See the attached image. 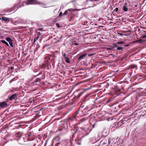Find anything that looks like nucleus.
I'll use <instances>...</instances> for the list:
<instances>
[{"label": "nucleus", "mask_w": 146, "mask_h": 146, "mask_svg": "<svg viewBox=\"0 0 146 146\" xmlns=\"http://www.w3.org/2000/svg\"><path fill=\"white\" fill-rule=\"evenodd\" d=\"M78 129H76L75 130L74 133L78 131Z\"/></svg>", "instance_id": "8fccbe9b"}, {"label": "nucleus", "mask_w": 146, "mask_h": 146, "mask_svg": "<svg viewBox=\"0 0 146 146\" xmlns=\"http://www.w3.org/2000/svg\"><path fill=\"white\" fill-rule=\"evenodd\" d=\"M112 56L114 58V57H115V56L114 55H112Z\"/></svg>", "instance_id": "5fc2aeb1"}, {"label": "nucleus", "mask_w": 146, "mask_h": 146, "mask_svg": "<svg viewBox=\"0 0 146 146\" xmlns=\"http://www.w3.org/2000/svg\"><path fill=\"white\" fill-rule=\"evenodd\" d=\"M80 108H79L77 111H76L69 118V119L71 121H73L75 120L77 117H78L79 116L78 115V114L79 113V111H80Z\"/></svg>", "instance_id": "f03ea898"}, {"label": "nucleus", "mask_w": 146, "mask_h": 146, "mask_svg": "<svg viewBox=\"0 0 146 146\" xmlns=\"http://www.w3.org/2000/svg\"><path fill=\"white\" fill-rule=\"evenodd\" d=\"M1 20V18L0 17V20Z\"/></svg>", "instance_id": "052dcab7"}, {"label": "nucleus", "mask_w": 146, "mask_h": 146, "mask_svg": "<svg viewBox=\"0 0 146 146\" xmlns=\"http://www.w3.org/2000/svg\"><path fill=\"white\" fill-rule=\"evenodd\" d=\"M62 13V12H60L59 14V16H61L63 15Z\"/></svg>", "instance_id": "72a5a7b5"}, {"label": "nucleus", "mask_w": 146, "mask_h": 146, "mask_svg": "<svg viewBox=\"0 0 146 146\" xmlns=\"http://www.w3.org/2000/svg\"><path fill=\"white\" fill-rule=\"evenodd\" d=\"M96 124V123H95L92 125L93 128H94L95 127Z\"/></svg>", "instance_id": "e433bc0d"}, {"label": "nucleus", "mask_w": 146, "mask_h": 146, "mask_svg": "<svg viewBox=\"0 0 146 146\" xmlns=\"http://www.w3.org/2000/svg\"><path fill=\"white\" fill-rule=\"evenodd\" d=\"M45 60H47V61H49L50 60V57L49 56H46L44 58Z\"/></svg>", "instance_id": "f3484780"}, {"label": "nucleus", "mask_w": 146, "mask_h": 146, "mask_svg": "<svg viewBox=\"0 0 146 146\" xmlns=\"http://www.w3.org/2000/svg\"><path fill=\"white\" fill-rule=\"evenodd\" d=\"M42 77H43V78H42V79H44L45 77V76L44 74H43L42 75Z\"/></svg>", "instance_id": "a19ab883"}, {"label": "nucleus", "mask_w": 146, "mask_h": 146, "mask_svg": "<svg viewBox=\"0 0 146 146\" xmlns=\"http://www.w3.org/2000/svg\"><path fill=\"white\" fill-rule=\"evenodd\" d=\"M65 61L66 62L68 63H70V61L69 58L68 57H66L65 58Z\"/></svg>", "instance_id": "a211bd4d"}, {"label": "nucleus", "mask_w": 146, "mask_h": 146, "mask_svg": "<svg viewBox=\"0 0 146 146\" xmlns=\"http://www.w3.org/2000/svg\"><path fill=\"white\" fill-rule=\"evenodd\" d=\"M41 80V79H40V78H36L34 81H35V83H36L37 82H38L39 83H40Z\"/></svg>", "instance_id": "2eb2a0df"}, {"label": "nucleus", "mask_w": 146, "mask_h": 146, "mask_svg": "<svg viewBox=\"0 0 146 146\" xmlns=\"http://www.w3.org/2000/svg\"><path fill=\"white\" fill-rule=\"evenodd\" d=\"M35 33L37 34L35 35V36H39L41 35L39 31H36Z\"/></svg>", "instance_id": "aec40b11"}, {"label": "nucleus", "mask_w": 146, "mask_h": 146, "mask_svg": "<svg viewBox=\"0 0 146 146\" xmlns=\"http://www.w3.org/2000/svg\"><path fill=\"white\" fill-rule=\"evenodd\" d=\"M118 10V8L117 7L115 9V11L116 12Z\"/></svg>", "instance_id": "79ce46f5"}, {"label": "nucleus", "mask_w": 146, "mask_h": 146, "mask_svg": "<svg viewBox=\"0 0 146 146\" xmlns=\"http://www.w3.org/2000/svg\"><path fill=\"white\" fill-rule=\"evenodd\" d=\"M1 33H0V35H1Z\"/></svg>", "instance_id": "680f3d73"}, {"label": "nucleus", "mask_w": 146, "mask_h": 146, "mask_svg": "<svg viewBox=\"0 0 146 146\" xmlns=\"http://www.w3.org/2000/svg\"><path fill=\"white\" fill-rule=\"evenodd\" d=\"M80 129H82L84 131H85V127H81Z\"/></svg>", "instance_id": "c9c22d12"}, {"label": "nucleus", "mask_w": 146, "mask_h": 146, "mask_svg": "<svg viewBox=\"0 0 146 146\" xmlns=\"http://www.w3.org/2000/svg\"><path fill=\"white\" fill-rule=\"evenodd\" d=\"M55 52L57 53L58 52V51L57 50L55 51Z\"/></svg>", "instance_id": "864d4df0"}, {"label": "nucleus", "mask_w": 146, "mask_h": 146, "mask_svg": "<svg viewBox=\"0 0 146 146\" xmlns=\"http://www.w3.org/2000/svg\"><path fill=\"white\" fill-rule=\"evenodd\" d=\"M24 134L22 132L19 131L16 133L15 135L18 139H19L21 137L23 136Z\"/></svg>", "instance_id": "0eeeda50"}, {"label": "nucleus", "mask_w": 146, "mask_h": 146, "mask_svg": "<svg viewBox=\"0 0 146 146\" xmlns=\"http://www.w3.org/2000/svg\"><path fill=\"white\" fill-rule=\"evenodd\" d=\"M115 90L117 93H118L121 90L119 89H118L117 88H116Z\"/></svg>", "instance_id": "b1692460"}, {"label": "nucleus", "mask_w": 146, "mask_h": 146, "mask_svg": "<svg viewBox=\"0 0 146 146\" xmlns=\"http://www.w3.org/2000/svg\"><path fill=\"white\" fill-rule=\"evenodd\" d=\"M1 41L3 43L5 44L7 46H9L8 43L7 42H6L5 40H1Z\"/></svg>", "instance_id": "dca6fc26"}, {"label": "nucleus", "mask_w": 146, "mask_h": 146, "mask_svg": "<svg viewBox=\"0 0 146 146\" xmlns=\"http://www.w3.org/2000/svg\"><path fill=\"white\" fill-rule=\"evenodd\" d=\"M25 4L27 5L33 4L40 5L42 4V3L40 1L37 2V0H29L26 1L25 2Z\"/></svg>", "instance_id": "20e7f679"}, {"label": "nucleus", "mask_w": 146, "mask_h": 146, "mask_svg": "<svg viewBox=\"0 0 146 146\" xmlns=\"http://www.w3.org/2000/svg\"><path fill=\"white\" fill-rule=\"evenodd\" d=\"M49 61H47V60H45V63L44 64H45L46 66H47V67L49 66Z\"/></svg>", "instance_id": "412c9836"}, {"label": "nucleus", "mask_w": 146, "mask_h": 146, "mask_svg": "<svg viewBox=\"0 0 146 146\" xmlns=\"http://www.w3.org/2000/svg\"><path fill=\"white\" fill-rule=\"evenodd\" d=\"M32 146H41L42 144V142L40 140H37L36 139H33L31 142Z\"/></svg>", "instance_id": "7ed1b4c3"}, {"label": "nucleus", "mask_w": 146, "mask_h": 146, "mask_svg": "<svg viewBox=\"0 0 146 146\" xmlns=\"http://www.w3.org/2000/svg\"><path fill=\"white\" fill-rule=\"evenodd\" d=\"M46 67H47V66H46L44 64H43L41 66V67L42 68H43V69H44V68H45Z\"/></svg>", "instance_id": "393cba45"}, {"label": "nucleus", "mask_w": 146, "mask_h": 146, "mask_svg": "<svg viewBox=\"0 0 146 146\" xmlns=\"http://www.w3.org/2000/svg\"><path fill=\"white\" fill-rule=\"evenodd\" d=\"M36 36V37L34 38V42H33L34 43H35L36 41L38 39V38L39 37V36Z\"/></svg>", "instance_id": "4be33fe9"}, {"label": "nucleus", "mask_w": 146, "mask_h": 146, "mask_svg": "<svg viewBox=\"0 0 146 146\" xmlns=\"http://www.w3.org/2000/svg\"><path fill=\"white\" fill-rule=\"evenodd\" d=\"M55 146H62V144L58 142L55 144Z\"/></svg>", "instance_id": "5701e85b"}, {"label": "nucleus", "mask_w": 146, "mask_h": 146, "mask_svg": "<svg viewBox=\"0 0 146 146\" xmlns=\"http://www.w3.org/2000/svg\"><path fill=\"white\" fill-rule=\"evenodd\" d=\"M129 44H126V45H124V46H126V47H127V46H129Z\"/></svg>", "instance_id": "49530a36"}, {"label": "nucleus", "mask_w": 146, "mask_h": 146, "mask_svg": "<svg viewBox=\"0 0 146 146\" xmlns=\"http://www.w3.org/2000/svg\"><path fill=\"white\" fill-rule=\"evenodd\" d=\"M14 68V67H10V69L11 70H13Z\"/></svg>", "instance_id": "09e8293b"}, {"label": "nucleus", "mask_w": 146, "mask_h": 146, "mask_svg": "<svg viewBox=\"0 0 146 146\" xmlns=\"http://www.w3.org/2000/svg\"><path fill=\"white\" fill-rule=\"evenodd\" d=\"M127 5V3H125L123 7V10L125 12L127 11H128V8L126 5Z\"/></svg>", "instance_id": "f8f14e48"}, {"label": "nucleus", "mask_w": 146, "mask_h": 146, "mask_svg": "<svg viewBox=\"0 0 146 146\" xmlns=\"http://www.w3.org/2000/svg\"><path fill=\"white\" fill-rule=\"evenodd\" d=\"M78 144H80V143H78Z\"/></svg>", "instance_id": "bf43d9fd"}, {"label": "nucleus", "mask_w": 146, "mask_h": 146, "mask_svg": "<svg viewBox=\"0 0 146 146\" xmlns=\"http://www.w3.org/2000/svg\"><path fill=\"white\" fill-rule=\"evenodd\" d=\"M30 102H31V103H32V101H30Z\"/></svg>", "instance_id": "13d9d810"}, {"label": "nucleus", "mask_w": 146, "mask_h": 146, "mask_svg": "<svg viewBox=\"0 0 146 146\" xmlns=\"http://www.w3.org/2000/svg\"><path fill=\"white\" fill-rule=\"evenodd\" d=\"M68 13V10H67L65 11L64 13L63 14L64 15H66L67 13Z\"/></svg>", "instance_id": "bb28decb"}, {"label": "nucleus", "mask_w": 146, "mask_h": 146, "mask_svg": "<svg viewBox=\"0 0 146 146\" xmlns=\"http://www.w3.org/2000/svg\"><path fill=\"white\" fill-rule=\"evenodd\" d=\"M124 42L123 41L118 42L116 43L113 44V48H116V50H122L124 48L123 47H122L123 44H124Z\"/></svg>", "instance_id": "f257e3e1"}, {"label": "nucleus", "mask_w": 146, "mask_h": 146, "mask_svg": "<svg viewBox=\"0 0 146 146\" xmlns=\"http://www.w3.org/2000/svg\"><path fill=\"white\" fill-rule=\"evenodd\" d=\"M90 94H86L84 97L83 98L82 100L83 102H86L88 101L90 98L89 96Z\"/></svg>", "instance_id": "1a4fd4ad"}, {"label": "nucleus", "mask_w": 146, "mask_h": 146, "mask_svg": "<svg viewBox=\"0 0 146 146\" xmlns=\"http://www.w3.org/2000/svg\"><path fill=\"white\" fill-rule=\"evenodd\" d=\"M87 53H85L82 54L78 58V60L80 61L83 59H84L86 56H87Z\"/></svg>", "instance_id": "9d476101"}, {"label": "nucleus", "mask_w": 146, "mask_h": 146, "mask_svg": "<svg viewBox=\"0 0 146 146\" xmlns=\"http://www.w3.org/2000/svg\"><path fill=\"white\" fill-rule=\"evenodd\" d=\"M17 95L16 94H14L11 96L9 98V100H12L15 99H17Z\"/></svg>", "instance_id": "9b49d317"}, {"label": "nucleus", "mask_w": 146, "mask_h": 146, "mask_svg": "<svg viewBox=\"0 0 146 146\" xmlns=\"http://www.w3.org/2000/svg\"><path fill=\"white\" fill-rule=\"evenodd\" d=\"M9 43L10 45V46L11 47H13V42L12 41H11L10 42H9Z\"/></svg>", "instance_id": "cd10ccee"}, {"label": "nucleus", "mask_w": 146, "mask_h": 146, "mask_svg": "<svg viewBox=\"0 0 146 146\" xmlns=\"http://www.w3.org/2000/svg\"><path fill=\"white\" fill-rule=\"evenodd\" d=\"M110 55H111L112 56V55H113V54H110Z\"/></svg>", "instance_id": "6e6d98bb"}, {"label": "nucleus", "mask_w": 146, "mask_h": 146, "mask_svg": "<svg viewBox=\"0 0 146 146\" xmlns=\"http://www.w3.org/2000/svg\"><path fill=\"white\" fill-rule=\"evenodd\" d=\"M111 101V99L110 100H108L107 101V103H108L109 102H110Z\"/></svg>", "instance_id": "58836bf2"}, {"label": "nucleus", "mask_w": 146, "mask_h": 146, "mask_svg": "<svg viewBox=\"0 0 146 146\" xmlns=\"http://www.w3.org/2000/svg\"><path fill=\"white\" fill-rule=\"evenodd\" d=\"M25 136L28 141H33V139H35L33 137V135L30 133L26 134Z\"/></svg>", "instance_id": "39448f33"}, {"label": "nucleus", "mask_w": 146, "mask_h": 146, "mask_svg": "<svg viewBox=\"0 0 146 146\" xmlns=\"http://www.w3.org/2000/svg\"><path fill=\"white\" fill-rule=\"evenodd\" d=\"M74 44H75V45H78V43H74Z\"/></svg>", "instance_id": "3c124183"}, {"label": "nucleus", "mask_w": 146, "mask_h": 146, "mask_svg": "<svg viewBox=\"0 0 146 146\" xmlns=\"http://www.w3.org/2000/svg\"><path fill=\"white\" fill-rule=\"evenodd\" d=\"M79 91V90H77L74 93V96H75L76 97H77V98L80 97L82 96L85 92V91L83 90V91H82L78 93V92Z\"/></svg>", "instance_id": "423d86ee"}, {"label": "nucleus", "mask_w": 146, "mask_h": 146, "mask_svg": "<svg viewBox=\"0 0 146 146\" xmlns=\"http://www.w3.org/2000/svg\"><path fill=\"white\" fill-rule=\"evenodd\" d=\"M42 74V72H40L37 75V76H39V75L41 74Z\"/></svg>", "instance_id": "c03bdc74"}, {"label": "nucleus", "mask_w": 146, "mask_h": 146, "mask_svg": "<svg viewBox=\"0 0 146 146\" xmlns=\"http://www.w3.org/2000/svg\"><path fill=\"white\" fill-rule=\"evenodd\" d=\"M107 140H106V141H104L103 142L102 144L103 145H105L107 143Z\"/></svg>", "instance_id": "2f4dec72"}, {"label": "nucleus", "mask_w": 146, "mask_h": 146, "mask_svg": "<svg viewBox=\"0 0 146 146\" xmlns=\"http://www.w3.org/2000/svg\"><path fill=\"white\" fill-rule=\"evenodd\" d=\"M112 48H107V50H110Z\"/></svg>", "instance_id": "37998d69"}, {"label": "nucleus", "mask_w": 146, "mask_h": 146, "mask_svg": "<svg viewBox=\"0 0 146 146\" xmlns=\"http://www.w3.org/2000/svg\"><path fill=\"white\" fill-rule=\"evenodd\" d=\"M126 121L124 120L123 119L122 120L121 123H124Z\"/></svg>", "instance_id": "473e14b6"}, {"label": "nucleus", "mask_w": 146, "mask_h": 146, "mask_svg": "<svg viewBox=\"0 0 146 146\" xmlns=\"http://www.w3.org/2000/svg\"><path fill=\"white\" fill-rule=\"evenodd\" d=\"M2 19L5 21H8L9 22L10 21L9 18L7 17H2Z\"/></svg>", "instance_id": "ddd939ff"}, {"label": "nucleus", "mask_w": 146, "mask_h": 146, "mask_svg": "<svg viewBox=\"0 0 146 146\" xmlns=\"http://www.w3.org/2000/svg\"><path fill=\"white\" fill-rule=\"evenodd\" d=\"M8 106V104L5 102H3L0 103V107L1 108H6Z\"/></svg>", "instance_id": "6e6552de"}, {"label": "nucleus", "mask_w": 146, "mask_h": 146, "mask_svg": "<svg viewBox=\"0 0 146 146\" xmlns=\"http://www.w3.org/2000/svg\"><path fill=\"white\" fill-rule=\"evenodd\" d=\"M56 25V26L57 27H58V28L60 27V25L58 23H57Z\"/></svg>", "instance_id": "f704fd0d"}, {"label": "nucleus", "mask_w": 146, "mask_h": 146, "mask_svg": "<svg viewBox=\"0 0 146 146\" xmlns=\"http://www.w3.org/2000/svg\"><path fill=\"white\" fill-rule=\"evenodd\" d=\"M73 17H71L70 18V21H72L73 20Z\"/></svg>", "instance_id": "ea45409f"}, {"label": "nucleus", "mask_w": 146, "mask_h": 146, "mask_svg": "<svg viewBox=\"0 0 146 146\" xmlns=\"http://www.w3.org/2000/svg\"><path fill=\"white\" fill-rule=\"evenodd\" d=\"M5 39L6 40L9 42L12 41V40L9 37H7Z\"/></svg>", "instance_id": "6ab92c4d"}, {"label": "nucleus", "mask_w": 146, "mask_h": 146, "mask_svg": "<svg viewBox=\"0 0 146 146\" xmlns=\"http://www.w3.org/2000/svg\"><path fill=\"white\" fill-rule=\"evenodd\" d=\"M141 37L143 38H146V35H143L141 36Z\"/></svg>", "instance_id": "7c9ffc66"}, {"label": "nucleus", "mask_w": 146, "mask_h": 146, "mask_svg": "<svg viewBox=\"0 0 146 146\" xmlns=\"http://www.w3.org/2000/svg\"><path fill=\"white\" fill-rule=\"evenodd\" d=\"M62 129H60V130H59V131H61Z\"/></svg>", "instance_id": "4d7b16f0"}, {"label": "nucleus", "mask_w": 146, "mask_h": 146, "mask_svg": "<svg viewBox=\"0 0 146 146\" xmlns=\"http://www.w3.org/2000/svg\"><path fill=\"white\" fill-rule=\"evenodd\" d=\"M117 33L119 35H121V36H122V35H123V34L121 33H118V32H117Z\"/></svg>", "instance_id": "4c0bfd02"}, {"label": "nucleus", "mask_w": 146, "mask_h": 146, "mask_svg": "<svg viewBox=\"0 0 146 146\" xmlns=\"http://www.w3.org/2000/svg\"><path fill=\"white\" fill-rule=\"evenodd\" d=\"M42 29H43L42 28H39V29H38V30H39V31H41L42 30Z\"/></svg>", "instance_id": "a18cd8bd"}, {"label": "nucleus", "mask_w": 146, "mask_h": 146, "mask_svg": "<svg viewBox=\"0 0 146 146\" xmlns=\"http://www.w3.org/2000/svg\"><path fill=\"white\" fill-rule=\"evenodd\" d=\"M88 55L89 56H92L93 55V54H89Z\"/></svg>", "instance_id": "603ef678"}, {"label": "nucleus", "mask_w": 146, "mask_h": 146, "mask_svg": "<svg viewBox=\"0 0 146 146\" xmlns=\"http://www.w3.org/2000/svg\"><path fill=\"white\" fill-rule=\"evenodd\" d=\"M129 68L134 69L137 67V66L135 64H132L129 66Z\"/></svg>", "instance_id": "4468645a"}, {"label": "nucleus", "mask_w": 146, "mask_h": 146, "mask_svg": "<svg viewBox=\"0 0 146 146\" xmlns=\"http://www.w3.org/2000/svg\"><path fill=\"white\" fill-rule=\"evenodd\" d=\"M72 9H68L67 10H68V11H72Z\"/></svg>", "instance_id": "de8ad7c7"}, {"label": "nucleus", "mask_w": 146, "mask_h": 146, "mask_svg": "<svg viewBox=\"0 0 146 146\" xmlns=\"http://www.w3.org/2000/svg\"><path fill=\"white\" fill-rule=\"evenodd\" d=\"M135 42H139V43H141L143 42V41H142V40L141 39L137 40H136L135 41Z\"/></svg>", "instance_id": "a878e982"}, {"label": "nucleus", "mask_w": 146, "mask_h": 146, "mask_svg": "<svg viewBox=\"0 0 146 146\" xmlns=\"http://www.w3.org/2000/svg\"><path fill=\"white\" fill-rule=\"evenodd\" d=\"M12 11V9H9V10H7L6 12H7L9 13Z\"/></svg>", "instance_id": "c756f323"}, {"label": "nucleus", "mask_w": 146, "mask_h": 146, "mask_svg": "<svg viewBox=\"0 0 146 146\" xmlns=\"http://www.w3.org/2000/svg\"><path fill=\"white\" fill-rule=\"evenodd\" d=\"M63 55L64 56V58H66V57H67L66 56L67 55H66V54L65 53H64L63 54Z\"/></svg>", "instance_id": "c85d7f7f"}]
</instances>
